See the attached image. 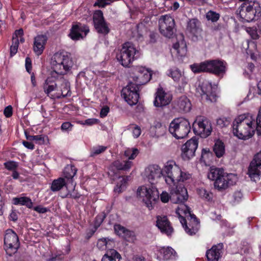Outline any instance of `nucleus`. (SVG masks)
<instances>
[{
	"instance_id": "f257e3e1",
	"label": "nucleus",
	"mask_w": 261,
	"mask_h": 261,
	"mask_svg": "<svg viewBox=\"0 0 261 261\" xmlns=\"http://www.w3.org/2000/svg\"><path fill=\"white\" fill-rule=\"evenodd\" d=\"M163 176L171 188V200L173 202H183L188 198L187 189L183 185L178 183L191 178V174L183 172L173 160L167 162L162 169Z\"/></svg>"
},
{
	"instance_id": "f03ea898",
	"label": "nucleus",
	"mask_w": 261,
	"mask_h": 261,
	"mask_svg": "<svg viewBox=\"0 0 261 261\" xmlns=\"http://www.w3.org/2000/svg\"><path fill=\"white\" fill-rule=\"evenodd\" d=\"M183 202H178L180 203L176 210V213L179 216V219L185 231L189 235L195 234L198 231L200 224L199 221L196 216L191 213L190 208ZM177 203V202H174Z\"/></svg>"
},
{
	"instance_id": "7ed1b4c3",
	"label": "nucleus",
	"mask_w": 261,
	"mask_h": 261,
	"mask_svg": "<svg viewBox=\"0 0 261 261\" xmlns=\"http://www.w3.org/2000/svg\"><path fill=\"white\" fill-rule=\"evenodd\" d=\"M227 64L226 62L219 60H206L200 63H195L190 66L194 73L209 72L217 76H223L226 73Z\"/></svg>"
},
{
	"instance_id": "20e7f679",
	"label": "nucleus",
	"mask_w": 261,
	"mask_h": 261,
	"mask_svg": "<svg viewBox=\"0 0 261 261\" xmlns=\"http://www.w3.org/2000/svg\"><path fill=\"white\" fill-rule=\"evenodd\" d=\"M233 133L239 139L246 140L251 138L254 134L251 117L241 115L238 116L233 123Z\"/></svg>"
},
{
	"instance_id": "39448f33",
	"label": "nucleus",
	"mask_w": 261,
	"mask_h": 261,
	"mask_svg": "<svg viewBox=\"0 0 261 261\" xmlns=\"http://www.w3.org/2000/svg\"><path fill=\"white\" fill-rule=\"evenodd\" d=\"M51 64L55 73L64 75L71 69L73 65V62L67 53H57L51 58Z\"/></svg>"
},
{
	"instance_id": "423d86ee",
	"label": "nucleus",
	"mask_w": 261,
	"mask_h": 261,
	"mask_svg": "<svg viewBox=\"0 0 261 261\" xmlns=\"http://www.w3.org/2000/svg\"><path fill=\"white\" fill-rule=\"evenodd\" d=\"M237 12L240 17L250 22L260 16L261 7L256 1L244 2L239 8Z\"/></svg>"
},
{
	"instance_id": "0eeeda50",
	"label": "nucleus",
	"mask_w": 261,
	"mask_h": 261,
	"mask_svg": "<svg viewBox=\"0 0 261 261\" xmlns=\"http://www.w3.org/2000/svg\"><path fill=\"white\" fill-rule=\"evenodd\" d=\"M191 126L189 121L184 118L173 120L169 127V132L176 139H182L190 132Z\"/></svg>"
},
{
	"instance_id": "6e6552de",
	"label": "nucleus",
	"mask_w": 261,
	"mask_h": 261,
	"mask_svg": "<svg viewBox=\"0 0 261 261\" xmlns=\"http://www.w3.org/2000/svg\"><path fill=\"white\" fill-rule=\"evenodd\" d=\"M137 50L130 42L124 43L120 53L117 55V60L124 67H128L134 60Z\"/></svg>"
},
{
	"instance_id": "1a4fd4ad",
	"label": "nucleus",
	"mask_w": 261,
	"mask_h": 261,
	"mask_svg": "<svg viewBox=\"0 0 261 261\" xmlns=\"http://www.w3.org/2000/svg\"><path fill=\"white\" fill-rule=\"evenodd\" d=\"M137 197L142 199L146 206L152 207V202L155 201L159 198V193L157 189L153 186L147 188L145 186L139 187L137 192Z\"/></svg>"
},
{
	"instance_id": "9d476101",
	"label": "nucleus",
	"mask_w": 261,
	"mask_h": 261,
	"mask_svg": "<svg viewBox=\"0 0 261 261\" xmlns=\"http://www.w3.org/2000/svg\"><path fill=\"white\" fill-rule=\"evenodd\" d=\"M160 33L164 36L171 38L175 32L174 19L169 15H162L159 19Z\"/></svg>"
},
{
	"instance_id": "9b49d317",
	"label": "nucleus",
	"mask_w": 261,
	"mask_h": 261,
	"mask_svg": "<svg viewBox=\"0 0 261 261\" xmlns=\"http://www.w3.org/2000/svg\"><path fill=\"white\" fill-rule=\"evenodd\" d=\"M5 249L7 254L12 255L19 247L18 237L17 234L12 229L6 230L4 238Z\"/></svg>"
},
{
	"instance_id": "f8f14e48",
	"label": "nucleus",
	"mask_w": 261,
	"mask_h": 261,
	"mask_svg": "<svg viewBox=\"0 0 261 261\" xmlns=\"http://www.w3.org/2000/svg\"><path fill=\"white\" fill-rule=\"evenodd\" d=\"M195 134L201 138H206L212 132L211 123L206 118H198L193 124Z\"/></svg>"
},
{
	"instance_id": "ddd939ff",
	"label": "nucleus",
	"mask_w": 261,
	"mask_h": 261,
	"mask_svg": "<svg viewBox=\"0 0 261 261\" xmlns=\"http://www.w3.org/2000/svg\"><path fill=\"white\" fill-rule=\"evenodd\" d=\"M134 84L138 87L148 83L151 79V73L147 68L143 67H137L132 76Z\"/></svg>"
},
{
	"instance_id": "4468645a",
	"label": "nucleus",
	"mask_w": 261,
	"mask_h": 261,
	"mask_svg": "<svg viewBox=\"0 0 261 261\" xmlns=\"http://www.w3.org/2000/svg\"><path fill=\"white\" fill-rule=\"evenodd\" d=\"M237 175L234 174L225 173L218 180L214 182V187L219 191H224L234 185L237 181Z\"/></svg>"
},
{
	"instance_id": "2eb2a0df",
	"label": "nucleus",
	"mask_w": 261,
	"mask_h": 261,
	"mask_svg": "<svg viewBox=\"0 0 261 261\" xmlns=\"http://www.w3.org/2000/svg\"><path fill=\"white\" fill-rule=\"evenodd\" d=\"M248 174L252 181L259 179L261 175V150L256 153L248 167Z\"/></svg>"
},
{
	"instance_id": "dca6fc26",
	"label": "nucleus",
	"mask_w": 261,
	"mask_h": 261,
	"mask_svg": "<svg viewBox=\"0 0 261 261\" xmlns=\"http://www.w3.org/2000/svg\"><path fill=\"white\" fill-rule=\"evenodd\" d=\"M138 90L139 87L134 84L133 82H129L127 87L123 90L124 98L130 106H133L138 102L139 98Z\"/></svg>"
},
{
	"instance_id": "f3484780",
	"label": "nucleus",
	"mask_w": 261,
	"mask_h": 261,
	"mask_svg": "<svg viewBox=\"0 0 261 261\" xmlns=\"http://www.w3.org/2000/svg\"><path fill=\"white\" fill-rule=\"evenodd\" d=\"M198 141L196 137H193L181 147V156L185 160H189L195 156L198 147Z\"/></svg>"
},
{
	"instance_id": "a211bd4d",
	"label": "nucleus",
	"mask_w": 261,
	"mask_h": 261,
	"mask_svg": "<svg viewBox=\"0 0 261 261\" xmlns=\"http://www.w3.org/2000/svg\"><path fill=\"white\" fill-rule=\"evenodd\" d=\"M94 27L99 33L106 35L110 32V29L104 20L103 13L101 10L96 11L93 16Z\"/></svg>"
},
{
	"instance_id": "6ab92c4d",
	"label": "nucleus",
	"mask_w": 261,
	"mask_h": 261,
	"mask_svg": "<svg viewBox=\"0 0 261 261\" xmlns=\"http://www.w3.org/2000/svg\"><path fill=\"white\" fill-rule=\"evenodd\" d=\"M144 176L152 185L163 176L162 169L157 165H149L145 169Z\"/></svg>"
},
{
	"instance_id": "aec40b11",
	"label": "nucleus",
	"mask_w": 261,
	"mask_h": 261,
	"mask_svg": "<svg viewBox=\"0 0 261 261\" xmlns=\"http://www.w3.org/2000/svg\"><path fill=\"white\" fill-rule=\"evenodd\" d=\"M187 31L193 41H197L201 36L202 29L200 21L196 18L190 19L188 22Z\"/></svg>"
},
{
	"instance_id": "412c9836",
	"label": "nucleus",
	"mask_w": 261,
	"mask_h": 261,
	"mask_svg": "<svg viewBox=\"0 0 261 261\" xmlns=\"http://www.w3.org/2000/svg\"><path fill=\"white\" fill-rule=\"evenodd\" d=\"M156 226L160 230L162 233L170 236L174 231V229L171 225L166 216H157Z\"/></svg>"
},
{
	"instance_id": "4be33fe9",
	"label": "nucleus",
	"mask_w": 261,
	"mask_h": 261,
	"mask_svg": "<svg viewBox=\"0 0 261 261\" xmlns=\"http://www.w3.org/2000/svg\"><path fill=\"white\" fill-rule=\"evenodd\" d=\"M155 95L153 103L156 107H165L169 105L172 100L171 95L166 93L162 88H159Z\"/></svg>"
},
{
	"instance_id": "5701e85b",
	"label": "nucleus",
	"mask_w": 261,
	"mask_h": 261,
	"mask_svg": "<svg viewBox=\"0 0 261 261\" xmlns=\"http://www.w3.org/2000/svg\"><path fill=\"white\" fill-rule=\"evenodd\" d=\"M201 90L202 99L211 102L216 101V94L211 84L208 82L203 83L201 87Z\"/></svg>"
},
{
	"instance_id": "b1692460",
	"label": "nucleus",
	"mask_w": 261,
	"mask_h": 261,
	"mask_svg": "<svg viewBox=\"0 0 261 261\" xmlns=\"http://www.w3.org/2000/svg\"><path fill=\"white\" fill-rule=\"evenodd\" d=\"M114 230L118 235L122 237L128 242H134L136 240L135 232L127 229L120 224H115Z\"/></svg>"
},
{
	"instance_id": "393cba45",
	"label": "nucleus",
	"mask_w": 261,
	"mask_h": 261,
	"mask_svg": "<svg viewBox=\"0 0 261 261\" xmlns=\"http://www.w3.org/2000/svg\"><path fill=\"white\" fill-rule=\"evenodd\" d=\"M89 31V28L86 25L78 23L72 26L69 36L72 40H77L83 38L82 32H84L85 36H86Z\"/></svg>"
},
{
	"instance_id": "a878e982",
	"label": "nucleus",
	"mask_w": 261,
	"mask_h": 261,
	"mask_svg": "<svg viewBox=\"0 0 261 261\" xmlns=\"http://www.w3.org/2000/svg\"><path fill=\"white\" fill-rule=\"evenodd\" d=\"M47 37L44 35H39L34 38L33 50L37 56L41 55L45 48Z\"/></svg>"
},
{
	"instance_id": "bb28decb",
	"label": "nucleus",
	"mask_w": 261,
	"mask_h": 261,
	"mask_svg": "<svg viewBox=\"0 0 261 261\" xmlns=\"http://www.w3.org/2000/svg\"><path fill=\"white\" fill-rule=\"evenodd\" d=\"M60 85L58 86L56 97L57 98H61L70 96L69 83L63 79L60 81Z\"/></svg>"
},
{
	"instance_id": "cd10ccee",
	"label": "nucleus",
	"mask_w": 261,
	"mask_h": 261,
	"mask_svg": "<svg viewBox=\"0 0 261 261\" xmlns=\"http://www.w3.org/2000/svg\"><path fill=\"white\" fill-rule=\"evenodd\" d=\"M223 247V244H218L207 250L206 254L207 261H218Z\"/></svg>"
},
{
	"instance_id": "c85d7f7f",
	"label": "nucleus",
	"mask_w": 261,
	"mask_h": 261,
	"mask_svg": "<svg viewBox=\"0 0 261 261\" xmlns=\"http://www.w3.org/2000/svg\"><path fill=\"white\" fill-rule=\"evenodd\" d=\"M176 105L179 112H188L191 108L189 99L186 96H182L178 98Z\"/></svg>"
},
{
	"instance_id": "c756f323",
	"label": "nucleus",
	"mask_w": 261,
	"mask_h": 261,
	"mask_svg": "<svg viewBox=\"0 0 261 261\" xmlns=\"http://www.w3.org/2000/svg\"><path fill=\"white\" fill-rule=\"evenodd\" d=\"M121 255L114 249H109L103 255L101 261H120Z\"/></svg>"
},
{
	"instance_id": "7c9ffc66",
	"label": "nucleus",
	"mask_w": 261,
	"mask_h": 261,
	"mask_svg": "<svg viewBox=\"0 0 261 261\" xmlns=\"http://www.w3.org/2000/svg\"><path fill=\"white\" fill-rule=\"evenodd\" d=\"M225 172L224 170L221 168L211 167L209 172L207 173V177L211 180L216 181L224 175Z\"/></svg>"
},
{
	"instance_id": "2f4dec72",
	"label": "nucleus",
	"mask_w": 261,
	"mask_h": 261,
	"mask_svg": "<svg viewBox=\"0 0 261 261\" xmlns=\"http://www.w3.org/2000/svg\"><path fill=\"white\" fill-rule=\"evenodd\" d=\"M12 201L15 205H25L29 208L33 206L31 199L27 197H15L13 198Z\"/></svg>"
},
{
	"instance_id": "473e14b6",
	"label": "nucleus",
	"mask_w": 261,
	"mask_h": 261,
	"mask_svg": "<svg viewBox=\"0 0 261 261\" xmlns=\"http://www.w3.org/2000/svg\"><path fill=\"white\" fill-rule=\"evenodd\" d=\"M180 41H177L174 44L173 48L177 51V53L181 56H184L187 51V45L184 40V36L181 35Z\"/></svg>"
},
{
	"instance_id": "72a5a7b5",
	"label": "nucleus",
	"mask_w": 261,
	"mask_h": 261,
	"mask_svg": "<svg viewBox=\"0 0 261 261\" xmlns=\"http://www.w3.org/2000/svg\"><path fill=\"white\" fill-rule=\"evenodd\" d=\"M151 128L154 132V135L157 137L163 136L166 132V126L160 122H155Z\"/></svg>"
},
{
	"instance_id": "f704fd0d",
	"label": "nucleus",
	"mask_w": 261,
	"mask_h": 261,
	"mask_svg": "<svg viewBox=\"0 0 261 261\" xmlns=\"http://www.w3.org/2000/svg\"><path fill=\"white\" fill-rule=\"evenodd\" d=\"M57 83L51 81L49 78L45 81L43 86L44 91L48 96L52 91H57Z\"/></svg>"
},
{
	"instance_id": "c9c22d12",
	"label": "nucleus",
	"mask_w": 261,
	"mask_h": 261,
	"mask_svg": "<svg viewBox=\"0 0 261 261\" xmlns=\"http://www.w3.org/2000/svg\"><path fill=\"white\" fill-rule=\"evenodd\" d=\"M213 151L218 158H221L225 153L224 143L220 140H217L213 147Z\"/></svg>"
},
{
	"instance_id": "e433bc0d",
	"label": "nucleus",
	"mask_w": 261,
	"mask_h": 261,
	"mask_svg": "<svg viewBox=\"0 0 261 261\" xmlns=\"http://www.w3.org/2000/svg\"><path fill=\"white\" fill-rule=\"evenodd\" d=\"M77 169L73 165L67 166L64 171V175L66 178L71 180L72 182V179L76 175L77 172Z\"/></svg>"
},
{
	"instance_id": "4c0bfd02",
	"label": "nucleus",
	"mask_w": 261,
	"mask_h": 261,
	"mask_svg": "<svg viewBox=\"0 0 261 261\" xmlns=\"http://www.w3.org/2000/svg\"><path fill=\"white\" fill-rule=\"evenodd\" d=\"M132 165V162L129 161H126L123 162H120L119 161H116L113 164V167H115L118 170H126L129 169Z\"/></svg>"
},
{
	"instance_id": "58836bf2",
	"label": "nucleus",
	"mask_w": 261,
	"mask_h": 261,
	"mask_svg": "<svg viewBox=\"0 0 261 261\" xmlns=\"http://www.w3.org/2000/svg\"><path fill=\"white\" fill-rule=\"evenodd\" d=\"M65 185L66 183L64 179L63 178L60 177L53 181L50 189L53 192L58 191L64 186H65Z\"/></svg>"
},
{
	"instance_id": "ea45409f",
	"label": "nucleus",
	"mask_w": 261,
	"mask_h": 261,
	"mask_svg": "<svg viewBox=\"0 0 261 261\" xmlns=\"http://www.w3.org/2000/svg\"><path fill=\"white\" fill-rule=\"evenodd\" d=\"M161 252L163 254L164 259L166 260L173 258L176 254L174 250L169 247L162 248Z\"/></svg>"
},
{
	"instance_id": "a19ab883",
	"label": "nucleus",
	"mask_w": 261,
	"mask_h": 261,
	"mask_svg": "<svg viewBox=\"0 0 261 261\" xmlns=\"http://www.w3.org/2000/svg\"><path fill=\"white\" fill-rule=\"evenodd\" d=\"M120 178L119 182L117 184L116 187L114 189V191L118 193L122 192L125 189V185L128 180V177L127 176L122 177Z\"/></svg>"
},
{
	"instance_id": "79ce46f5",
	"label": "nucleus",
	"mask_w": 261,
	"mask_h": 261,
	"mask_svg": "<svg viewBox=\"0 0 261 261\" xmlns=\"http://www.w3.org/2000/svg\"><path fill=\"white\" fill-rule=\"evenodd\" d=\"M182 73L177 68L171 69L169 70L168 75L171 76L175 82H179Z\"/></svg>"
},
{
	"instance_id": "37998d69",
	"label": "nucleus",
	"mask_w": 261,
	"mask_h": 261,
	"mask_svg": "<svg viewBox=\"0 0 261 261\" xmlns=\"http://www.w3.org/2000/svg\"><path fill=\"white\" fill-rule=\"evenodd\" d=\"M139 153V150L137 148H128L124 151V155L129 160L134 159Z\"/></svg>"
},
{
	"instance_id": "c03bdc74",
	"label": "nucleus",
	"mask_w": 261,
	"mask_h": 261,
	"mask_svg": "<svg viewBox=\"0 0 261 261\" xmlns=\"http://www.w3.org/2000/svg\"><path fill=\"white\" fill-rule=\"evenodd\" d=\"M206 18L213 22L217 21L220 18V14L215 11L210 10L206 13Z\"/></svg>"
},
{
	"instance_id": "a18cd8bd",
	"label": "nucleus",
	"mask_w": 261,
	"mask_h": 261,
	"mask_svg": "<svg viewBox=\"0 0 261 261\" xmlns=\"http://www.w3.org/2000/svg\"><path fill=\"white\" fill-rule=\"evenodd\" d=\"M199 195L202 198L210 201L212 199L213 194L204 189H201L198 191Z\"/></svg>"
},
{
	"instance_id": "49530a36",
	"label": "nucleus",
	"mask_w": 261,
	"mask_h": 261,
	"mask_svg": "<svg viewBox=\"0 0 261 261\" xmlns=\"http://www.w3.org/2000/svg\"><path fill=\"white\" fill-rule=\"evenodd\" d=\"M256 130L258 136H261V107L256 120Z\"/></svg>"
},
{
	"instance_id": "de8ad7c7",
	"label": "nucleus",
	"mask_w": 261,
	"mask_h": 261,
	"mask_svg": "<svg viewBox=\"0 0 261 261\" xmlns=\"http://www.w3.org/2000/svg\"><path fill=\"white\" fill-rule=\"evenodd\" d=\"M107 147L103 146H98L97 147H93L91 151V156H93L94 155L99 154L104 152Z\"/></svg>"
},
{
	"instance_id": "09e8293b",
	"label": "nucleus",
	"mask_w": 261,
	"mask_h": 261,
	"mask_svg": "<svg viewBox=\"0 0 261 261\" xmlns=\"http://www.w3.org/2000/svg\"><path fill=\"white\" fill-rule=\"evenodd\" d=\"M18 39H14V36H13V43L10 47V54L12 56L16 54L18 49Z\"/></svg>"
},
{
	"instance_id": "8fccbe9b",
	"label": "nucleus",
	"mask_w": 261,
	"mask_h": 261,
	"mask_svg": "<svg viewBox=\"0 0 261 261\" xmlns=\"http://www.w3.org/2000/svg\"><path fill=\"white\" fill-rule=\"evenodd\" d=\"M230 123V121L228 118H220L217 120V125L220 127H223L228 126Z\"/></svg>"
},
{
	"instance_id": "3c124183",
	"label": "nucleus",
	"mask_w": 261,
	"mask_h": 261,
	"mask_svg": "<svg viewBox=\"0 0 261 261\" xmlns=\"http://www.w3.org/2000/svg\"><path fill=\"white\" fill-rule=\"evenodd\" d=\"M232 197V202L233 204H236L241 200L243 198V194L241 191H236L233 193Z\"/></svg>"
},
{
	"instance_id": "603ef678",
	"label": "nucleus",
	"mask_w": 261,
	"mask_h": 261,
	"mask_svg": "<svg viewBox=\"0 0 261 261\" xmlns=\"http://www.w3.org/2000/svg\"><path fill=\"white\" fill-rule=\"evenodd\" d=\"M108 241L107 238H101L98 240L97 246L100 249H103L104 247H107Z\"/></svg>"
},
{
	"instance_id": "864d4df0",
	"label": "nucleus",
	"mask_w": 261,
	"mask_h": 261,
	"mask_svg": "<svg viewBox=\"0 0 261 261\" xmlns=\"http://www.w3.org/2000/svg\"><path fill=\"white\" fill-rule=\"evenodd\" d=\"M4 165L8 170H15L17 167L18 165L17 163L14 161H9L5 163Z\"/></svg>"
},
{
	"instance_id": "5fc2aeb1",
	"label": "nucleus",
	"mask_w": 261,
	"mask_h": 261,
	"mask_svg": "<svg viewBox=\"0 0 261 261\" xmlns=\"http://www.w3.org/2000/svg\"><path fill=\"white\" fill-rule=\"evenodd\" d=\"M105 218L106 214L104 213L98 215L95 218V226L97 228L99 227L102 223Z\"/></svg>"
},
{
	"instance_id": "6e6d98bb",
	"label": "nucleus",
	"mask_w": 261,
	"mask_h": 261,
	"mask_svg": "<svg viewBox=\"0 0 261 261\" xmlns=\"http://www.w3.org/2000/svg\"><path fill=\"white\" fill-rule=\"evenodd\" d=\"M170 196H169V194L166 192H163L161 194V200L163 202L166 203L169 201V198L171 199V193H170ZM172 202L173 201L171 200Z\"/></svg>"
},
{
	"instance_id": "4d7b16f0",
	"label": "nucleus",
	"mask_w": 261,
	"mask_h": 261,
	"mask_svg": "<svg viewBox=\"0 0 261 261\" xmlns=\"http://www.w3.org/2000/svg\"><path fill=\"white\" fill-rule=\"evenodd\" d=\"M248 32L253 39L256 40L259 38V35L256 29L249 28Z\"/></svg>"
},
{
	"instance_id": "13d9d810",
	"label": "nucleus",
	"mask_w": 261,
	"mask_h": 261,
	"mask_svg": "<svg viewBox=\"0 0 261 261\" xmlns=\"http://www.w3.org/2000/svg\"><path fill=\"white\" fill-rule=\"evenodd\" d=\"M110 0H97L94 6H98L99 7H105L107 5L110 4Z\"/></svg>"
},
{
	"instance_id": "bf43d9fd",
	"label": "nucleus",
	"mask_w": 261,
	"mask_h": 261,
	"mask_svg": "<svg viewBox=\"0 0 261 261\" xmlns=\"http://www.w3.org/2000/svg\"><path fill=\"white\" fill-rule=\"evenodd\" d=\"M34 210L40 214H44L49 211L48 208L43 207L41 205L34 207Z\"/></svg>"
},
{
	"instance_id": "052dcab7",
	"label": "nucleus",
	"mask_w": 261,
	"mask_h": 261,
	"mask_svg": "<svg viewBox=\"0 0 261 261\" xmlns=\"http://www.w3.org/2000/svg\"><path fill=\"white\" fill-rule=\"evenodd\" d=\"M4 114L5 116L8 118L12 115V107L11 106H8L5 108L4 111Z\"/></svg>"
},
{
	"instance_id": "680f3d73",
	"label": "nucleus",
	"mask_w": 261,
	"mask_h": 261,
	"mask_svg": "<svg viewBox=\"0 0 261 261\" xmlns=\"http://www.w3.org/2000/svg\"><path fill=\"white\" fill-rule=\"evenodd\" d=\"M25 66L27 71L30 73L32 70V63L31 59L29 57L25 59Z\"/></svg>"
},
{
	"instance_id": "e2e57ef3",
	"label": "nucleus",
	"mask_w": 261,
	"mask_h": 261,
	"mask_svg": "<svg viewBox=\"0 0 261 261\" xmlns=\"http://www.w3.org/2000/svg\"><path fill=\"white\" fill-rule=\"evenodd\" d=\"M36 143L43 144L44 142V137L42 135H36L34 137V140Z\"/></svg>"
},
{
	"instance_id": "0e129e2a",
	"label": "nucleus",
	"mask_w": 261,
	"mask_h": 261,
	"mask_svg": "<svg viewBox=\"0 0 261 261\" xmlns=\"http://www.w3.org/2000/svg\"><path fill=\"white\" fill-rule=\"evenodd\" d=\"M141 129L138 126H135L133 127V134L134 137V138H138L141 134Z\"/></svg>"
},
{
	"instance_id": "69168bd1",
	"label": "nucleus",
	"mask_w": 261,
	"mask_h": 261,
	"mask_svg": "<svg viewBox=\"0 0 261 261\" xmlns=\"http://www.w3.org/2000/svg\"><path fill=\"white\" fill-rule=\"evenodd\" d=\"M188 79L184 75V73L180 77L179 86L181 87H184L188 83Z\"/></svg>"
},
{
	"instance_id": "338daca9",
	"label": "nucleus",
	"mask_w": 261,
	"mask_h": 261,
	"mask_svg": "<svg viewBox=\"0 0 261 261\" xmlns=\"http://www.w3.org/2000/svg\"><path fill=\"white\" fill-rule=\"evenodd\" d=\"M109 112V108L107 106L102 108L100 111V116L103 118L106 117Z\"/></svg>"
},
{
	"instance_id": "774afa93",
	"label": "nucleus",
	"mask_w": 261,
	"mask_h": 261,
	"mask_svg": "<svg viewBox=\"0 0 261 261\" xmlns=\"http://www.w3.org/2000/svg\"><path fill=\"white\" fill-rule=\"evenodd\" d=\"M72 125L69 122H64L61 125V129L63 130H67L70 128H71Z\"/></svg>"
}]
</instances>
